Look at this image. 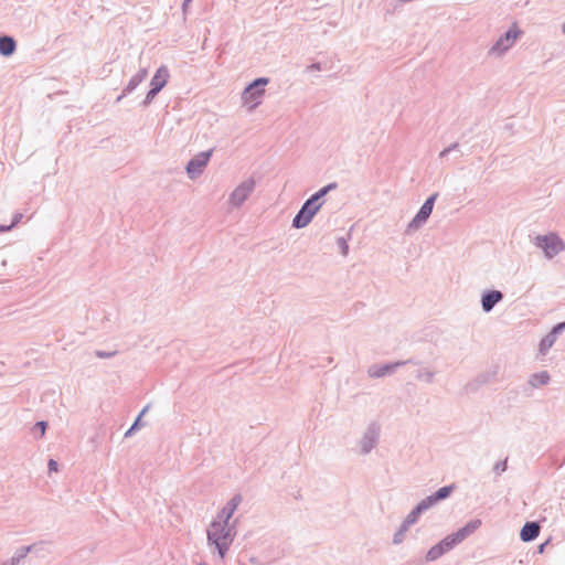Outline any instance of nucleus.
<instances>
[{"label":"nucleus","mask_w":565,"mask_h":565,"mask_svg":"<svg viewBox=\"0 0 565 565\" xmlns=\"http://www.w3.org/2000/svg\"><path fill=\"white\" fill-rule=\"evenodd\" d=\"M504 295L500 290L488 289L481 295V308L483 312L489 313L493 308L503 300Z\"/></svg>","instance_id":"nucleus-12"},{"label":"nucleus","mask_w":565,"mask_h":565,"mask_svg":"<svg viewBox=\"0 0 565 565\" xmlns=\"http://www.w3.org/2000/svg\"><path fill=\"white\" fill-rule=\"evenodd\" d=\"M551 381V376L547 371H541L537 373H533L529 377V385H531L534 388L547 385Z\"/></svg>","instance_id":"nucleus-20"},{"label":"nucleus","mask_w":565,"mask_h":565,"mask_svg":"<svg viewBox=\"0 0 565 565\" xmlns=\"http://www.w3.org/2000/svg\"><path fill=\"white\" fill-rule=\"evenodd\" d=\"M454 490H455V484L444 486V487L439 488L433 494L423 499L422 502L429 510L433 507H435L438 502L449 498L450 494L454 492Z\"/></svg>","instance_id":"nucleus-13"},{"label":"nucleus","mask_w":565,"mask_h":565,"mask_svg":"<svg viewBox=\"0 0 565 565\" xmlns=\"http://www.w3.org/2000/svg\"><path fill=\"white\" fill-rule=\"evenodd\" d=\"M17 50V42L10 35H1L0 36V54L2 56L9 57Z\"/></svg>","instance_id":"nucleus-19"},{"label":"nucleus","mask_w":565,"mask_h":565,"mask_svg":"<svg viewBox=\"0 0 565 565\" xmlns=\"http://www.w3.org/2000/svg\"><path fill=\"white\" fill-rule=\"evenodd\" d=\"M192 0H183V3H182V9L183 11H185L186 7L189 6V3L191 2Z\"/></svg>","instance_id":"nucleus-52"},{"label":"nucleus","mask_w":565,"mask_h":565,"mask_svg":"<svg viewBox=\"0 0 565 565\" xmlns=\"http://www.w3.org/2000/svg\"><path fill=\"white\" fill-rule=\"evenodd\" d=\"M404 366V363H398V361L390 362L385 364H372L367 369V375L372 379H381L396 372L397 369Z\"/></svg>","instance_id":"nucleus-11"},{"label":"nucleus","mask_w":565,"mask_h":565,"mask_svg":"<svg viewBox=\"0 0 565 565\" xmlns=\"http://www.w3.org/2000/svg\"><path fill=\"white\" fill-rule=\"evenodd\" d=\"M540 530L537 522H526L520 531V539L523 542H532L539 536Z\"/></svg>","instance_id":"nucleus-18"},{"label":"nucleus","mask_w":565,"mask_h":565,"mask_svg":"<svg viewBox=\"0 0 565 565\" xmlns=\"http://www.w3.org/2000/svg\"><path fill=\"white\" fill-rule=\"evenodd\" d=\"M213 154V149H209L206 151L199 152L185 166V172L191 180L200 177L205 167L207 166L211 157Z\"/></svg>","instance_id":"nucleus-6"},{"label":"nucleus","mask_w":565,"mask_h":565,"mask_svg":"<svg viewBox=\"0 0 565 565\" xmlns=\"http://www.w3.org/2000/svg\"><path fill=\"white\" fill-rule=\"evenodd\" d=\"M438 195L439 194L437 192H435L425 200V202L420 206L419 211L416 213V215L413 217V220L408 223V225L406 227V234H411V233L417 231L427 222V220L429 218V216L433 212V209H434V205H435V202H436Z\"/></svg>","instance_id":"nucleus-4"},{"label":"nucleus","mask_w":565,"mask_h":565,"mask_svg":"<svg viewBox=\"0 0 565 565\" xmlns=\"http://www.w3.org/2000/svg\"><path fill=\"white\" fill-rule=\"evenodd\" d=\"M146 423L140 420V416H137L132 425L126 430L125 438L131 437L137 430L143 427Z\"/></svg>","instance_id":"nucleus-29"},{"label":"nucleus","mask_w":565,"mask_h":565,"mask_svg":"<svg viewBox=\"0 0 565 565\" xmlns=\"http://www.w3.org/2000/svg\"><path fill=\"white\" fill-rule=\"evenodd\" d=\"M23 215L21 213L14 214L12 222L10 224L11 228L14 227L22 220Z\"/></svg>","instance_id":"nucleus-44"},{"label":"nucleus","mask_w":565,"mask_h":565,"mask_svg":"<svg viewBox=\"0 0 565 565\" xmlns=\"http://www.w3.org/2000/svg\"><path fill=\"white\" fill-rule=\"evenodd\" d=\"M409 526L412 525L406 523V520H403L398 530L393 535V544L398 545L404 541L405 533L408 531Z\"/></svg>","instance_id":"nucleus-25"},{"label":"nucleus","mask_w":565,"mask_h":565,"mask_svg":"<svg viewBox=\"0 0 565 565\" xmlns=\"http://www.w3.org/2000/svg\"><path fill=\"white\" fill-rule=\"evenodd\" d=\"M140 84L141 82L134 75L124 88V95L131 94Z\"/></svg>","instance_id":"nucleus-31"},{"label":"nucleus","mask_w":565,"mask_h":565,"mask_svg":"<svg viewBox=\"0 0 565 565\" xmlns=\"http://www.w3.org/2000/svg\"><path fill=\"white\" fill-rule=\"evenodd\" d=\"M256 182L249 178L239 183L230 194L228 202L234 207H239L255 190Z\"/></svg>","instance_id":"nucleus-7"},{"label":"nucleus","mask_w":565,"mask_h":565,"mask_svg":"<svg viewBox=\"0 0 565 565\" xmlns=\"http://www.w3.org/2000/svg\"><path fill=\"white\" fill-rule=\"evenodd\" d=\"M454 490H455V484L444 486V487L439 488L433 494L423 499L422 502L429 510L433 507H435L438 502L449 498L450 494L454 492Z\"/></svg>","instance_id":"nucleus-15"},{"label":"nucleus","mask_w":565,"mask_h":565,"mask_svg":"<svg viewBox=\"0 0 565 565\" xmlns=\"http://www.w3.org/2000/svg\"><path fill=\"white\" fill-rule=\"evenodd\" d=\"M454 490H455V484L444 486V487L439 488L433 494L423 499L422 502L429 510L433 507H435L438 502L449 498L450 494L454 492Z\"/></svg>","instance_id":"nucleus-14"},{"label":"nucleus","mask_w":565,"mask_h":565,"mask_svg":"<svg viewBox=\"0 0 565 565\" xmlns=\"http://www.w3.org/2000/svg\"><path fill=\"white\" fill-rule=\"evenodd\" d=\"M562 31L565 34V23L562 25Z\"/></svg>","instance_id":"nucleus-54"},{"label":"nucleus","mask_w":565,"mask_h":565,"mask_svg":"<svg viewBox=\"0 0 565 565\" xmlns=\"http://www.w3.org/2000/svg\"><path fill=\"white\" fill-rule=\"evenodd\" d=\"M337 188H338V183L337 182H331V183L322 186L318 191L324 198L330 191L335 190Z\"/></svg>","instance_id":"nucleus-35"},{"label":"nucleus","mask_w":565,"mask_h":565,"mask_svg":"<svg viewBox=\"0 0 565 565\" xmlns=\"http://www.w3.org/2000/svg\"><path fill=\"white\" fill-rule=\"evenodd\" d=\"M455 546L456 544L454 543V539L447 535L439 543L435 544L427 551L425 561L427 563L435 562L443 555H445L447 552L451 551Z\"/></svg>","instance_id":"nucleus-10"},{"label":"nucleus","mask_w":565,"mask_h":565,"mask_svg":"<svg viewBox=\"0 0 565 565\" xmlns=\"http://www.w3.org/2000/svg\"><path fill=\"white\" fill-rule=\"evenodd\" d=\"M158 94H159V92H158V90L150 88V89L148 90V93H147V95H146L145 99L141 102V106H142V107H145V108H146V107H148V106L152 103V100L154 99V97H156Z\"/></svg>","instance_id":"nucleus-33"},{"label":"nucleus","mask_w":565,"mask_h":565,"mask_svg":"<svg viewBox=\"0 0 565 565\" xmlns=\"http://www.w3.org/2000/svg\"><path fill=\"white\" fill-rule=\"evenodd\" d=\"M233 516V513H230V511L226 508H223L216 515V518L212 522H220V525L230 524V520Z\"/></svg>","instance_id":"nucleus-26"},{"label":"nucleus","mask_w":565,"mask_h":565,"mask_svg":"<svg viewBox=\"0 0 565 565\" xmlns=\"http://www.w3.org/2000/svg\"><path fill=\"white\" fill-rule=\"evenodd\" d=\"M522 32L513 24L505 33H503L490 47L489 54L502 55L505 53Z\"/></svg>","instance_id":"nucleus-8"},{"label":"nucleus","mask_w":565,"mask_h":565,"mask_svg":"<svg viewBox=\"0 0 565 565\" xmlns=\"http://www.w3.org/2000/svg\"><path fill=\"white\" fill-rule=\"evenodd\" d=\"M47 428V423L44 420L36 422L34 425V430H40V437H43L45 434V430Z\"/></svg>","instance_id":"nucleus-37"},{"label":"nucleus","mask_w":565,"mask_h":565,"mask_svg":"<svg viewBox=\"0 0 565 565\" xmlns=\"http://www.w3.org/2000/svg\"><path fill=\"white\" fill-rule=\"evenodd\" d=\"M458 148H459V143L458 142H454L449 147H447V149H450V152L454 151V150H457Z\"/></svg>","instance_id":"nucleus-48"},{"label":"nucleus","mask_w":565,"mask_h":565,"mask_svg":"<svg viewBox=\"0 0 565 565\" xmlns=\"http://www.w3.org/2000/svg\"><path fill=\"white\" fill-rule=\"evenodd\" d=\"M422 515V512H419V508H414L404 520H406V523H409L411 525L415 524L419 516Z\"/></svg>","instance_id":"nucleus-32"},{"label":"nucleus","mask_w":565,"mask_h":565,"mask_svg":"<svg viewBox=\"0 0 565 565\" xmlns=\"http://www.w3.org/2000/svg\"><path fill=\"white\" fill-rule=\"evenodd\" d=\"M398 363H404V366L407 365V364H413V365H420L422 364V362L419 360L414 359V358L398 361Z\"/></svg>","instance_id":"nucleus-42"},{"label":"nucleus","mask_w":565,"mask_h":565,"mask_svg":"<svg viewBox=\"0 0 565 565\" xmlns=\"http://www.w3.org/2000/svg\"><path fill=\"white\" fill-rule=\"evenodd\" d=\"M508 469V459H504V460H501V461H498L494 467H493V471L500 476L502 472H504L505 470Z\"/></svg>","instance_id":"nucleus-34"},{"label":"nucleus","mask_w":565,"mask_h":565,"mask_svg":"<svg viewBox=\"0 0 565 565\" xmlns=\"http://www.w3.org/2000/svg\"><path fill=\"white\" fill-rule=\"evenodd\" d=\"M436 372L430 370L429 367H422L416 372L415 377L427 384H431L435 380Z\"/></svg>","instance_id":"nucleus-23"},{"label":"nucleus","mask_w":565,"mask_h":565,"mask_svg":"<svg viewBox=\"0 0 565 565\" xmlns=\"http://www.w3.org/2000/svg\"><path fill=\"white\" fill-rule=\"evenodd\" d=\"M350 237H351V234H350V233H348V236H347V237L341 236V237H338V238H337V245H338V247H339V249H340V252H341V254H342L343 256H347V255H348V253H349V244H348V241L350 239Z\"/></svg>","instance_id":"nucleus-28"},{"label":"nucleus","mask_w":565,"mask_h":565,"mask_svg":"<svg viewBox=\"0 0 565 565\" xmlns=\"http://www.w3.org/2000/svg\"><path fill=\"white\" fill-rule=\"evenodd\" d=\"M548 544V541L542 543L540 546H539V552L542 553L545 548V546Z\"/></svg>","instance_id":"nucleus-51"},{"label":"nucleus","mask_w":565,"mask_h":565,"mask_svg":"<svg viewBox=\"0 0 565 565\" xmlns=\"http://www.w3.org/2000/svg\"><path fill=\"white\" fill-rule=\"evenodd\" d=\"M554 333L548 332L539 343V353L544 356L556 342Z\"/></svg>","instance_id":"nucleus-22"},{"label":"nucleus","mask_w":565,"mask_h":565,"mask_svg":"<svg viewBox=\"0 0 565 565\" xmlns=\"http://www.w3.org/2000/svg\"><path fill=\"white\" fill-rule=\"evenodd\" d=\"M489 382V376L488 374H479L478 376H476V379H473L471 382L467 383L466 385V390L468 392H475L477 391L480 386L487 384Z\"/></svg>","instance_id":"nucleus-24"},{"label":"nucleus","mask_w":565,"mask_h":565,"mask_svg":"<svg viewBox=\"0 0 565 565\" xmlns=\"http://www.w3.org/2000/svg\"><path fill=\"white\" fill-rule=\"evenodd\" d=\"M169 76L168 67L166 65L160 66L151 78L150 88L160 93V90L167 85Z\"/></svg>","instance_id":"nucleus-17"},{"label":"nucleus","mask_w":565,"mask_h":565,"mask_svg":"<svg viewBox=\"0 0 565 565\" xmlns=\"http://www.w3.org/2000/svg\"><path fill=\"white\" fill-rule=\"evenodd\" d=\"M312 203L320 204V207L323 205L324 200L323 196L317 191L310 198H308Z\"/></svg>","instance_id":"nucleus-38"},{"label":"nucleus","mask_w":565,"mask_h":565,"mask_svg":"<svg viewBox=\"0 0 565 565\" xmlns=\"http://www.w3.org/2000/svg\"><path fill=\"white\" fill-rule=\"evenodd\" d=\"M416 508H419V512H422V514L426 511H428V509L424 505V503L422 501H419L416 505Z\"/></svg>","instance_id":"nucleus-45"},{"label":"nucleus","mask_w":565,"mask_h":565,"mask_svg":"<svg viewBox=\"0 0 565 565\" xmlns=\"http://www.w3.org/2000/svg\"><path fill=\"white\" fill-rule=\"evenodd\" d=\"M206 534L209 546L217 553L221 559H224L236 536L235 525H220V522H211Z\"/></svg>","instance_id":"nucleus-1"},{"label":"nucleus","mask_w":565,"mask_h":565,"mask_svg":"<svg viewBox=\"0 0 565 565\" xmlns=\"http://www.w3.org/2000/svg\"><path fill=\"white\" fill-rule=\"evenodd\" d=\"M46 544L47 542L43 541L31 544L30 546H33L31 553H34L36 556L44 557L46 554L50 553V551L45 547Z\"/></svg>","instance_id":"nucleus-27"},{"label":"nucleus","mask_w":565,"mask_h":565,"mask_svg":"<svg viewBox=\"0 0 565 565\" xmlns=\"http://www.w3.org/2000/svg\"><path fill=\"white\" fill-rule=\"evenodd\" d=\"M380 427L377 424L372 423L367 426L362 438L360 439L361 454H370L379 443Z\"/></svg>","instance_id":"nucleus-9"},{"label":"nucleus","mask_w":565,"mask_h":565,"mask_svg":"<svg viewBox=\"0 0 565 565\" xmlns=\"http://www.w3.org/2000/svg\"><path fill=\"white\" fill-rule=\"evenodd\" d=\"M565 330V321L563 322H559L557 324H555L552 329H551V333H554V335L557 338L563 331Z\"/></svg>","instance_id":"nucleus-39"},{"label":"nucleus","mask_w":565,"mask_h":565,"mask_svg":"<svg viewBox=\"0 0 565 565\" xmlns=\"http://www.w3.org/2000/svg\"><path fill=\"white\" fill-rule=\"evenodd\" d=\"M126 95H124V92L121 93V95H119L116 99V103H120L121 99L125 97Z\"/></svg>","instance_id":"nucleus-53"},{"label":"nucleus","mask_w":565,"mask_h":565,"mask_svg":"<svg viewBox=\"0 0 565 565\" xmlns=\"http://www.w3.org/2000/svg\"><path fill=\"white\" fill-rule=\"evenodd\" d=\"M481 526V520L473 519L470 520L465 526L460 527L455 533L449 534L451 539H454V543L457 545L475 533Z\"/></svg>","instance_id":"nucleus-16"},{"label":"nucleus","mask_w":565,"mask_h":565,"mask_svg":"<svg viewBox=\"0 0 565 565\" xmlns=\"http://www.w3.org/2000/svg\"><path fill=\"white\" fill-rule=\"evenodd\" d=\"M149 407H150V405H146V406L141 409V412H140V413H139V415H138V416H140V419L142 418V416H143V415H146V414H147V412L149 411Z\"/></svg>","instance_id":"nucleus-46"},{"label":"nucleus","mask_w":565,"mask_h":565,"mask_svg":"<svg viewBox=\"0 0 565 565\" xmlns=\"http://www.w3.org/2000/svg\"><path fill=\"white\" fill-rule=\"evenodd\" d=\"M135 76L142 83L148 76V70L142 67L135 74Z\"/></svg>","instance_id":"nucleus-40"},{"label":"nucleus","mask_w":565,"mask_h":565,"mask_svg":"<svg viewBox=\"0 0 565 565\" xmlns=\"http://www.w3.org/2000/svg\"><path fill=\"white\" fill-rule=\"evenodd\" d=\"M534 244L541 248L544 255L550 259L558 255L565 248L564 242L555 233L537 235L534 239Z\"/></svg>","instance_id":"nucleus-3"},{"label":"nucleus","mask_w":565,"mask_h":565,"mask_svg":"<svg viewBox=\"0 0 565 565\" xmlns=\"http://www.w3.org/2000/svg\"><path fill=\"white\" fill-rule=\"evenodd\" d=\"M320 209V204H315L307 199L292 218V227L297 230L306 227Z\"/></svg>","instance_id":"nucleus-5"},{"label":"nucleus","mask_w":565,"mask_h":565,"mask_svg":"<svg viewBox=\"0 0 565 565\" xmlns=\"http://www.w3.org/2000/svg\"><path fill=\"white\" fill-rule=\"evenodd\" d=\"M149 407H150V405H146V406L141 409V412H140V413H139V415H138V416H140V419L142 418V416H143V415H146V414H147V412L149 411Z\"/></svg>","instance_id":"nucleus-47"},{"label":"nucleus","mask_w":565,"mask_h":565,"mask_svg":"<svg viewBox=\"0 0 565 565\" xmlns=\"http://www.w3.org/2000/svg\"><path fill=\"white\" fill-rule=\"evenodd\" d=\"M321 70H322V65L319 62L312 63L311 65L307 66V72L321 71Z\"/></svg>","instance_id":"nucleus-43"},{"label":"nucleus","mask_w":565,"mask_h":565,"mask_svg":"<svg viewBox=\"0 0 565 565\" xmlns=\"http://www.w3.org/2000/svg\"><path fill=\"white\" fill-rule=\"evenodd\" d=\"M11 230L10 225H0V233L8 232Z\"/></svg>","instance_id":"nucleus-50"},{"label":"nucleus","mask_w":565,"mask_h":565,"mask_svg":"<svg viewBox=\"0 0 565 565\" xmlns=\"http://www.w3.org/2000/svg\"><path fill=\"white\" fill-rule=\"evenodd\" d=\"M115 354H116V351H103V350L95 351V355L99 359H109V358H113Z\"/></svg>","instance_id":"nucleus-36"},{"label":"nucleus","mask_w":565,"mask_h":565,"mask_svg":"<svg viewBox=\"0 0 565 565\" xmlns=\"http://www.w3.org/2000/svg\"><path fill=\"white\" fill-rule=\"evenodd\" d=\"M241 502H242V495L235 494L223 508H226L230 511V513L234 514L235 510L237 509V507L239 505Z\"/></svg>","instance_id":"nucleus-30"},{"label":"nucleus","mask_w":565,"mask_h":565,"mask_svg":"<svg viewBox=\"0 0 565 565\" xmlns=\"http://www.w3.org/2000/svg\"><path fill=\"white\" fill-rule=\"evenodd\" d=\"M49 472H56L58 470V463L54 459H50L47 462Z\"/></svg>","instance_id":"nucleus-41"},{"label":"nucleus","mask_w":565,"mask_h":565,"mask_svg":"<svg viewBox=\"0 0 565 565\" xmlns=\"http://www.w3.org/2000/svg\"><path fill=\"white\" fill-rule=\"evenodd\" d=\"M268 82L267 77H258L245 87L242 98L246 105H249V109H254L260 104V98L265 94L264 87Z\"/></svg>","instance_id":"nucleus-2"},{"label":"nucleus","mask_w":565,"mask_h":565,"mask_svg":"<svg viewBox=\"0 0 565 565\" xmlns=\"http://www.w3.org/2000/svg\"><path fill=\"white\" fill-rule=\"evenodd\" d=\"M450 153V149H447L445 148L440 153H439V158H445L447 154Z\"/></svg>","instance_id":"nucleus-49"},{"label":"nucleus","mask_w":565,"mask_h":565,"mask_svg":"<svg viewBox=\"0 0 565 565\" xmlns=\"http://www.w3.org/2000/svg\"><path fill=\"white\" fill-rule=\"evenodd\" d=\"M33 550V546H21L18 548L14 553V555L3 563V565H19L22 559L26 557L29 553H31Z\"/></svg>","instance_id":"nucleus-21"}]
</instances>
